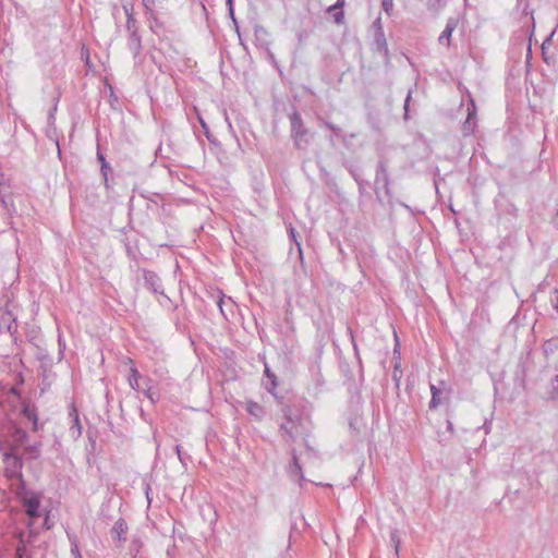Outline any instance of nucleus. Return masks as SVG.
<instances>
[{
	"instance_id": "obj_1",
	"label": "nucleus",
	"mask_w": 558,
	"mask_h": 558,
	"mask_svg": "<svg viewBox=\"0 0 558 558\" xmlns=\"http://www.w3.org/2000/svg\"><path fill=\"white\" fill-rule=\"evenodd\" d=\"M27 441V433L15 423H10L0 434V452L21 453Z\"/></svg>"
},
{
	"instance_id": "obj_2",
	"label": "nucleus",
	"mask_w": 558,
	"mask_h": 558,
	"mask_svg": "<svg viewBox=\"0 0 558 558\" xmlns=\"http://www.w3.org/2000/svg\"><path fill=\"white\" fill-rule=\"evenodd\" d=\"M286 423L280 425V432L284 437L291 441H295L299 437L304 438V445L306 447V456H311V449L306 437L308 436V428L305 425L303 418L292 417L290 409H284Z\"/></svg>"
},
{
	"instance_id": "obj_3",
	"label": "nucleus",
	"mask_w": 558,
	"mask_h": 558,
	"mask_svg": "<svg viewBox=\"0 0 558 558\" xmlns=\"http://www.w3.org/2000/svg\"><path fill=\"white\" fill-rule=\"evenodd\" d=\"M22 506L26 515L28 517L27 526L32 527L34 521L41 515L40 512V494H36L35 490H17Z\"/></svg>"
},
{
	"instance_id": "obj_4",
	"label": "nucleus",
	"mask_w": 558,
	"mask_h": 558,
	"mask_svg": "<svg viewBox=\"0 0 558 558\" xmlns=\"http://www.w3.org/2000/svg\"><path fill=\"white\" fill-rule=\"evenodd\" d=\"M291 124V137L294 141V145L298 149H305L310 143L308 130L305 128L302 117L298 111H293L289 114Z\"/></svg>"
},
{
	"instance_id": "obj_5",
	"label": "nucleus",
	"mask_w": 558,
	"mask_h": 558,
	"mask_svg": "<svg viewBox=\"0 0 558 558\" xmlns=\"http://www.w3.org/2000/svg\"><path fill=\"white\" fill-rule=\"evenodd\" d=\"M374 183H375V193L379 201H380V196L378 193L379 186H381L386 196L391 197L390 178L388 174V165H387V160L384 158L379 159V161L377 162L376 175H375Z\"/></svg>"
},
{
	"instance_id": "obj_6",
	"label": "nucleus",
	"mask_w": 558,
	"mask_h": 558,
	"mask_svg": "<svg viewBox=\"0 0 558 558\" xmlns=\"http://www.w3.org/2000/svg\"><path fill=\"white\" fill-rule=\"evenodd\" d=\"M5 464V476L10 480H20L22 477V457L21 453L1 452Z\"/></svg>"
},
{
	"instance_id": "obj_7",
	"label": "nucleus",
	"mask_w": 558,
	"mask_h": 558,
	"mask_svg": "<svg viewBox=\"0 0 558 558\" xmlns=\"http://www.w3.org/2000/svg\"><path fill=\"white\" fill-rule=\"evenodd\" d=\"M302 456H303L302 452L300 454H298L295 450L292 451V463L290 465V476L292 478H296V484H299L300 486H303V485H305L307 483H312V484L318 485V483H315V482H312V481H307L303 476V474H302V466H301Z\"/></svg>"
},
{
	"instance_id": "obj_8",
	"label": "nucleus",
	"mask_w": 558,
	"mask_h": 558,
	"mask_svg": "<svg viewBox=\"0 0 558 558\" xmlns=\"http://www.w3.org/2000/svg\"><path fill=\"white\" fill-rule=\"evenodd\" d=\"M0 330L2 332H8L16 341L17 338L15 335L17 333V322L12 312L7 311L0 316Z\"/></svg>"
},
{
	"instance_id": "obj_9",
	"label": "nucleus",
	"mask_w": 558,
	"mask_h": 558,
	"mask_svg": "<svg viewBox=\"0 0 558 558\" xmlns=\"http://www.w3.org/2000/svg\"><path fill=\"white\" fill-rule=\"evenodd\" d=\"M21 415L23 418L32 423V429L34 432H38L39 429V422H38V414L37 409L34 404H32L28 401L22 402L21 408Z\"/></svg>"
},
{
	"instance_id": "obj_10",
	"label": "nucleus",
	"mask_w": 558,
	"mask_h": 558,
	"mask_svg": "<svg viewBox=\"0 0 558 558\" xmlns=\"http://www.w3.org/2000/svg\"><path fill=\"white\" fill-rule=\"evenodd\" d=\"M145 287L154 293H162V284L160 278L150 270L144 271Z\"/></svg>"
},
{
	"instance_id": "obj_11",
	"label": "nucleus",
	"mask_w": 558,
	"mask_h": 558,
	"mask_svg": "<svg viewBox=\"0 0 558 558\" xmlns=\"http://www.w3.org/2000/svg\"><path fill=\"white\" fill-rule=\"evenodd\" d=\"M458 22L459 21L457 17H449L447 20L446 27L438 37V43L440 45H445L447 47L450 46L451 35H452L453 31L457 28Z\"/></svg>"
},
{
	"instance_id": "obj_12",
	"label": "nucleus",
	"mask_w": 558,
	"mask_h": 558,
	"mask_svg": "<svg viewBox=\"0 0 558 558\" xmlns=\"http://www.w3.org/2000/svg\"><path fill=\"white\" fill-rule=\"evenodd\" d=\"M126 533L128 524L123 518H120L119 520L116 521L110 531L111 537L118 539L119 542H125Z\"/></svg>"
},
{
	"instance_id": "obj_13",
	"label": "nucleus",
	"mask_w": 558,
	"mask_h": 558,
	"mask_svg": "<svg viewBox=\"0 0 558 558\" xmlns=\"http://www.w3.org/2000/svg\"><path fill=\"white\" fill-rule=\"evenodd\" d=\"M40 447H41V442L28 444V441H27L21 451L22 459L23 458L28 459V460L38 459L41 453Z\"/></svg>"
},
{
	"instance_id": "obj_14",
	"label": "nucleus",
	"mask_w": 558,
	"mask_h": 558,
	"mask_svg": "<svg viewBox=\"0 0 558 558\" xmlns=\"http://www.w3.org/2000/svg\"><path fill=\"white\" fill-rule=\"evenodd\" d=\"M475 102L473 100L468 105V118L463 123V132L465 135L471 134L475 128Z\"/></svg>"
},
{
	"instance_id": "obj_15",
	"label": "nucleus",
	"mask_w": 558,
	"mask_h": 558,
	"mask_svg": "<svg viewBox=\"0 0 558 558\" xmlns=\"http://www.w3.org/2000/svg\"><path fill=\"white\" fill-rule=\"evenodd\" d=\"M128 47L133 53L134 58H136L142 50V39L137 33H129Z\"/></svg>"
},
{
	"instance_id": "obj_16",
	"label": "nucleus",
	"mask_w": 558,
	"mask_h": 558,
	"mask_svg": "<svg viewBox=\"0 0 558 558\" xmlns=\"http://www.w3.org/2000/svg\"><path fill=\"white\" fill-rule=\"evenodd\" d=\"M264 374L267 378L264 386L271 395L275 396V389L278 386L277 376L270 371L267 364H265Z\"/></svg>"
},
{
	"instance_id": "obj_17",
	"label": "nucleus",
	"mask_w": 558,
	"mask_h": 558,
	"mask_svg": "<svg viewBox=\"0 0 558 558\" xmlns=\"http://www.w3.org/2000/svg\"><path fill=\"white\" fill-rule=\"evenodd\" d=\"M145 378H143V380ZM141 380H142L141 374L138 373V371L135 367H132L131 372H130V375L128 377V381H129L131 388L136 390V391H141L144 388L142 386V384L140 383Z\"/></svg>"
},
{
	"instance_id": "obj_18",
	"label": "nucleus",
	"mask_w": 558,
	"mask_h": 558,
	"mask_svg": "<svg viewBox=\"0 0 558 558\" xmlns=\"http://www.w3.org/2000/svg\"><path fill=\"white\" fill-rule=\"evenodd\" d=\"M374 44L376 45V50L379 52L388 53V44L386 40L385 32H379L374 34Z\"/></svg>"
},
{
	"instance_id": "obj_19",
	"label": "nucleus",
	"mask_w": 558,
	"mask_h": 558,
	"mask_svg": "<svg viewBox=\"0 0 558 558\" xmlns=\"http://www.w3.org/2000/svg\"><path fill=\"white\" fill-rule=\"evenodd\" d=\"M389 538H390V544L395 548V556L398 558L399 557L400 547H401V533H400V531L398 529H392L390 531Z\"/></svg>"
},
{
	"instance_id": "obj_20",
	"label": "nucleus",
	"mask_w": 558,
	"mask_h": 558,
	"mask_svg": "<svg viewBox=\"0 0 558 558\" xmlns=\"http://www.w3.org/2000/svg\"><path fill=\"white\" fill-rule=\"evenodd\" d=\"M430 392H432V399L429 401L428 407L430 410H434L442 402V400L440 398V396L442 395V391L439 388H437L435 385H430Z\"/></svg>"
},
{
	"instance_id": "obj_21",
	"label": "nucleus",
	"mask_w": 558,
	"mask_h": 558,
	"mask_svg": "<svg viewBox=\"0 0 558 558\" xmlns=\"http://www.w3.org/2000/svg\"><path fill=\"white\" fill-rule=\"evenodd\" d=\"M150 379L145 378L144 379V388L141 390L143 393L150 400L151 403H156L159 401L160 395L157 391H154L149 385Z\"/></svg>"
},
{
	"instance_id": "obj_22",
	"label": "nucleus",
	"mask_w": 558,
	"mask_h": 558,
	"mask_svg": "<svg viewBox=\"0 0 558 558\" xmlns=\"http://www.w3.org/2000/svg\"><path fill=\"white\" fill-rule=\"evenodd\" d=\"M246 411L256 418H262L265 413L263 407L254 401L246 402Z\"/></svg>"
},
{
	"instance_id": "obj_23",
	"label": "nucleus",
	"mask_w": 558,
	"mask_h": 558,
	"mask_svg": "<svg viewBox=\"0 0 558 558\" xmlns=\"http://www.w3.org/2000/svg\"><path fill=\"white\" fill-rule=\"evenodd\" d=\"M447 3V0H427V9L432 12H438Z\"/></svg>"
},
{
	"instance_id": "obj_24",
	"label": "nucleus",
	"mask_w": 558,
	"mask_h": 558,
	"mask_svg": "<svg viewBox=\"0 0 558 558\" xmlns=\"http://www.w3.org/2000/svg\"><path fill=\"white\" fill-rule=\"evenodd\" d=\"M70 432H71V435H72L73 438H77L82 434V426L80 424V420H78V415L77 414H75L74 423L71 426Z\"/></svg>"
},
{
	"instance_id": "obj_25",
	"label": "nucleus",
	"mask_w": 558,
	"mask_h": 558,
	"mask_svg": "<svg viewBox=\"0 0 558 558\" xmlns=\"http://www.w3.org/2000/svg\"><path fill=\"white\" fill-rule=\"evenodd\" d=\"M61 447H62L61 441L58 439V437H54L53 442L48 450V452L50 453V458L59 457V454L61 452Z\"/></svg>"
},
{
	"instance_id": "obj_26",
	"label": "nucleus",
	"mask_w": 558,
	"mask_h": 558,
	"mask_svg": "<svg viewBox=\"0 0 558 558\" xmlns=\"http://www.w3.org/2000/svg\"><path fill=\"white\" fill-rule=\"evenodd\" d=\"M126 31L129 33H137L138 32V25L137 20L134 16H130V19H126Z\"/></svg>"
},
{
	"instance_id": "obj_27",
	"label": "nucleus",
	"mask_w": 558,
	"mask_h": 558,
	"mask_svg": "<svg viewBox=\"0 0 558 558\" xmlns=\"http://www.w3.org/2000/svg\"><path fill=\"white\" fill-rule=\"evenodd\" d=\"M549 396L551 400H558V375H556L551 380V390Z\"/></svg>"
},
{
	"instance_id": "obj_28",
	"label": "nucleus",
	"mask_w": 558,
	"mask_h": 558,
	"mask_svg": "<svg viewBox=\"0 0 558 558\" xmlns=\"http://www.w3.org/2000/svg\"><path fill=\"white\" fill-rule=\"evenodd\" d=\"M175 452H177V454H178V458H179L180 462H181L184 466H186L187 462H190V461H191L190 456H189V454H186L185 452H183V451L181 450V447H180V446H175Z\"/></svg>"
},
{
	"instance_id": "obj_29",
	"label": "nucleus",
	"mask_w": 558,
	"mask_h": 558,
	"mask_svg": "<svg viewBox=\"0 0 558 558\" xmlns=\"http://www.w3.org/2000/svg\"><path fill=\"white\" fill-rule=\"evenodd\" d=\"M51 515V510H47L45 509V513H44V526L46 530H50L53 527L54 525V522L51 520L50 518Z\"/></svg>"
},
{
	"instance_id": "obj_30",
	"label": "nucleus",
	"mask_w": 558,
	"mask_h": 558,
	"mask_svg": "<svg viewBox=\"0 0 558 558\" xmlns=\"http://www.w3.org/2000/svg\"><path fill=\"white\" fill-rule=\"evenodd\" d=\"M333 17V21L336 24L340 25L344 22V13L343 10H333V12L330 13Z\"/></svg>"
},
{
	"instance_id": "obj_31",
	"label": "nucleus",
	"mask_w": 558,
	"mask_h": 558,
	"mask_svg": "<svg viewBox=\"0 0 558 558\" xmlns=\"http://www.w3.org/2000/svg\"><path fill=\"white\" fill-rule=\"evenodd\" d=\"M111 171V167L107 161H104V163L100 167V172L104 178L106 186H108V174Z\"/></svg>"
},
{
	"instance_id": "obj_32",
	"label": "nucleus",
	"mask_w": 558,
	"mask_h": 558,
	"mask_svg": "<svg viewBox=\"0 0 558 558\" xmlns=\"http://www.w3.org/2000/svg\"><path fill=\"white\" fill-rule=\"evenodd\" d=\"M348 333L350 336V339H351V342H352V347H353V350H354V354L359 361V363H361V357H360V352H359V348H357V344H356V341H355V338H354V335H353V331L348 328Z\"/></svg>"
},
{
	"instance_id": "obj_33",
	"label": "nucleus",
	"mask_w": 558,
	"mask_h": 558,
	"mask_svg": "<svg viewBox=\"0 0 558 558\" xmlns=\"http://www.w3.org/2000/svg\"><path fill=\"white\" fill-rule=\"evenodd\" d=\"M15 558H27V549L23 543L16 547Z\"/></svg>"
},
{
	"instance_id": "obj_34",
	"label": "nucleus",
	"mask_w": 558,
	"mask_h": 558,
	"mask_svg": "<svg viewBox=\"0 0 558 558\" xmlns=\"http://www.w3.org/2000/svg\"><path fill=\"white\" fill-rule=\"evenodd\" d=\"M383 10L390 15L393 9V0H383L381 2Z\"/></svg>"
},
{
	"instance_id": "obj_35",
	"label": "nucleus",
	"mask_w": 558,
	"mask_h": 558,
	"mask_svg": "<svg viewBox=\"0 0 558 558\" xmlns=\"http://www.w3.org/2000/svg\"><path fill=\"white\" fill-rule=\"evenodd\" d=\"M122 8L126 15V19H130V16H134L133 4L131 2H129V1L123 2Z\"/></svg>"
},
{
	"instance_id": "obj_36",
	"label": "nucleus",
	"mask_w": 558,
	"mask_h": 558,
	"mask_svg": "<svg viewBox=\"0 0 558 558\" xmlns=\"http://www.w3.org/2000/svg\"><path fill=\"white\" fill-rule=\"evenodd\" d=\"M411 99H412V92L409 90V93L405 97V100H404V120L409 119V106H410Z\"/></svg>"
},
{
	"instance_id": "obj_37",
	"label": "nucleus",
	"mask_w": 558,
	"mask_h": 558,
	"mask_svg": "<svg viewBox=\"0 0 558 558\" xmlns=\"http://www.w3.org/2000/svg\"><path fill=\"white\" fill-rule=\"evenodd\" d=\"M325 126H326L328 130H330V131H331L336 136H339V135H340V133H341V129H340L339 126L335 125V124H333V123H331V122L326 121V122H325Z\"/></svg>"
},
{
	"instance_id": "obj_38",
	"label": "nucleus",
	"mask_w": 558,
	"mask_h": 558,
	"mask_svg": "<svg viewBox=\"0 0 558 558\" xmlns=\"http://www.w3.org/2000/svg\"><path fill=\"white\" fill-rule=\"evenodd\" d=\"M373 28H374V34L375 33H379V32H384V28H383V23H381V17H377L374 22H373Z\"/></svg>"
},
{
	"instance_id": "obj_39",
	"label": "nucleus",
	"mask_w": 558,
	"mask_h": 558,
	"mask_svg": "<svg viewBox=\"0 0 558 558\" xmlns=\"http://www.w3.org/2000/svg\"><path fill=\"white\" fill-rule=\"evenodd\" d=\"M343 5H344V0H338L335 4L330 5L327 9V12L331 13V12H333V10H338V9L342 10Z\"/></svg>"
},
{
	"instance_id": "obj_40",
	"label": "nucleus",
	"mask_w": 558,
	"mask_h": 558,
	"mask_svg": "<svg viewBox=\"0 0 558 558\" xmlns=\"http://www.w3.org/2000/svg\"><path fill=\"white\" fill-rule=\"evenodd\" d=\"M519 493H520V490H518V489L510 490L505 494L504 499L508 498L509 501H513L514 499H517L519 497Z\"/></svg>"
},
{
	"instance_id": "obj_41",
	"label": "nucleus",
	"mask_w": 558,
	"mask_h": 558,
	"mask_svg": "<svg viewBox=\"0 0 558 558\" xmlns=\"http://www.w3.org/2000/svg\"><path fill=\"white\" fill-rule=\"evenodd\" d=\"M290 235H291V239L295 242V244L298 246V251H299L301 260H303L301 244L299 242H296L295 232L293 229L290 230Z\"/></svg>"
},
{
	"instance_id": "obj_42",
	"label": "nucleus",
	"mask_w": 558,
	"mask_h": 558,
	"mask_svg": "<svg viewBox=\"0 0 558 558\" xmlns=\"http://www.w3.org/2000/svg\"><path fill=\"white\" fill-rule=\"evenodd\" d=\"M142 1H143V5L147 10V12H153V9L155 5V0H142Z\"/></svg>"
},
{
	"instance_id": "obj_43",
	"label": "nucleus",
	"mask_w": 558,
	"mask_h": 558,
	"mask_svg": "<svg viewBox=\"0 0 558 558\" xmlns=\"http://www.w3.org/2000/svg\"><path fill=\"white\" fill-rule=\"evenodd\" d=\"M555 296L551 298V303L556 312L558 313V289H555L554 291Z\"/></svg>"
},
{
	"instance_id": "obj_44",
	"label": "nucleus",
	"mask_w": 558,
	"mask_h": 558,
	"mask_svg": "<svg viewBox=\"0 0 558 558\" xmlns=\"http://www.w3.org/2000/svg\"><path fill=\"white\" fill-rule=\"evenodd\" d=\"M71 551L72 554L76 557V558H82L81 556V553L78 550V546L76 543L72 542V548H71Z\"/></svg>"
},
{
	"instance_id": "obj_45",
	"label": "nucleus",
	"mask_w": 558,
	"mask_h": 558,
	"mask_svg": "<svg viewBox=\"0 0 558 558\" xmlns=\"http://www.w3.org/2000/svg\"><path fill=\"white\" fill-rule=\"evenodd\" d=\"M352 177L354 178L355 182L357 183L359 187H360V191L363 190V181L360 180L357 173H355L353 170L350 171Z\"/></svg>"
},
{
	"instance_id": "obj_46",
	"label": "nucleus",
	"mask_w": 558,
	"mask_h": 558,
	"mask_svg": "<svg viewBox=\"0 0 558 558\" xmlns=\"http://www.w3.org/2000/svg\"><path fill=\"white\" fill-rule=\"evenodd\" d=\"M267 32L263 26H256L255 27V35L258 38L260 35H266Z\"/></svg>"
},
{
	"instance_id": "obj_47",
	"label": "nucleus",
	"mask_w": 558,
	"mask_h": 558,
	"mask_svg": "<svg viewBox=\"0 0 558 558\" xmlns=\"http://www.w3.org/2000/svg\"><path fill=\"white\" fill-rule=\"evenodd\" d=\"M227 5H228V9H229L230 16L234 20V12H233L232 0H227Z\"/></svg>"
},
{
	"instance_id": "obj_48",
	"label": "nucleus",
	"mask_w": 558,
	"mask_h": 558,
	"mask_svg": "<svg viewBox=\"0 0 558 558\" xmlns=\"http://www.w3.org/2000/svg\"><path fill=\"white\" fill-rule=\"evenodd\" d=\"M155 492H156V490H145V495H146V499H147V501H148V505H150V504H151L153 496H154V493H155Z\"/></svg>"
},
{
	"instance_id": "obj_49",
	"label": "nucleus",
	"mask_w": 558,
	"mask_h": 558,
	"mask_svg": "<svg viewBox=\"0 0 558 558\" xmlns=\"http://www.w3.org/2000/svg\"><path fill=\"white\" fill-rule=\"evenodd\" d=\"M97 159L99 160L100 165H102L104 161H107L106 157L104 156V154L100 151L99 148L97 149Z\"/></svg>"
},
{
	"instance_id": "obj_50",
	"label": "nucleus",
	"mask_w": 558,
	"mask_h": 558,
	"mask_svg": "<svg viewBox=\"0 0 558 558\" xmlns=\"http://www.w3.org/2000/svg\"><path fill=\"white\" fill-rule=\"evenodd\" d=\"M400 376H401V371H399V367L396 366L395 369H393L392 377H393L395 380H399Z\"/></svg>"
},
{
	"instance_id": "obj_51",
	"label": "nucleus",
	"mask_w": 558,
	"mask_h": 558,
	"mask_svg": "<svg viewBox=\"0 0 558 558\" xmlns=\"http://www.w3.org/2000/svg\"><path fill=\"white\" fill-rule=\"evenodd\" d=\"M551 342H553L551 340H550V341H548V342L545 344V347H544V351H545V353H546V354H548V352H553Z\"/></svg>"
},
{
	"instance_id": "obj_52",
	"label": "nucleus",
	"mask_w": 558,
	"mask_h": 558,
	"mask_svg": "<svg viewBox=\"0 0 558 558\" xmlns=\"http://www.w3.org/2000/svg\"><path fill=\"white\" fill-rule=\"evenodd\" d=\"M447 429L449 432H453V424H452V422L450 420L447 421Z\"/></svg>"
},
{
	"instance_id": "obj_53",
	"label": "nucleus",
	"mask_w": 558,
	"mask_h": 558,
	"mask_svg": "<svg viewBox=\"0 0 558 558\" xmlns=\"http://www.w3.org/2000/svg\"><path fill=\"white\" fill-rule=\"evenodd\" d=\"M217 304H218V306H219V308H220L221 313L223 314V310H222L223 300H222V299H220V300L218 301V303H217Z\"/></svg>"
},
{
	"instance_id": "obj_54",
	"label": "nucleus",
	"mask_w": 558,
	"mask_h": 558,
	"mask_svg": "<svg viewBox=\"0 0 558 558\" xmlns=\"http://www.w3.org/2000/svg\"><path fill=\"white\" fill-rule=\"evenodd\" d=\"M57 110V106L52 108V110L49 113V119H53V112Z\"/></svg>"
},
{
	"instance_id": "obj_55",
	"label": "nucleus",
	"mask_w": 558,
	"mask_h": 558,
	"mask_svg": "<svg viewBox=\"0 0 558 558\" xmlns=\"http://www.w3.org/2000/svg\"><path fill=\"white\" fill-rule=\"evenodd\" d=\"M325 488L331 489L332 486L330 484L325 485Z\"/></svg>"
},
{
	"instance_id": "obj_56",
	"label": "nucleus",
	"mask_w": 558,
	"mask_h": 558,
	"mask_svg": "<svg viewBox=\"0 0 558 558\" xmlns=\"http://www.w3.org/2000/svg\"><path fill=\"white\" fill-rule=\"evenodd\" d=\"M544 61H545L546 63H549V58L544 57Z\"/></svg>"
}]
</instances>
